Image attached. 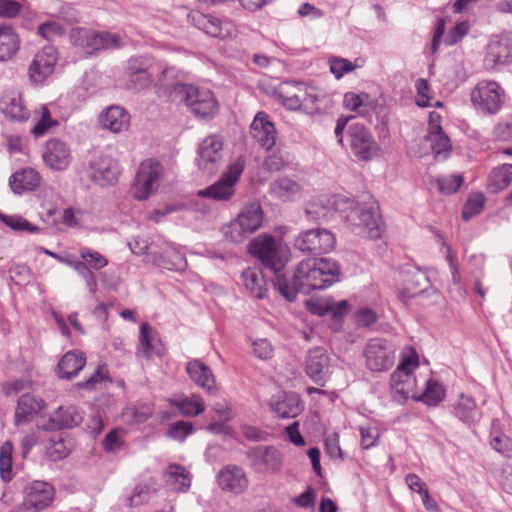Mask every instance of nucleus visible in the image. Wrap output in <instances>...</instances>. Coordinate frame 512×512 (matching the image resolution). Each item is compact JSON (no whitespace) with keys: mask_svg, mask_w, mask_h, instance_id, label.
Listing matches in <instances>:
<instances>
[{"mask_svg":"<svg viewBox=\"0 0 512 512\" xmlns=\"http://www.w3.org/2000/svg\"><path fill=\"white\" fill-rule=\"evenodd\" d=\"M249 251L265 268L274 273V288L288 301H294L299 292L310 294L313 290L325 289L339 281V265L330 259H308L299 263L291 279L283 268L286 257L283 249L271 236H258L249 244Z\"/></svg>","mask_w":512,"mask_h":512,"instance_id":"obj_1","label":"nucleus"},{"mask_svg":"<svg viewBox=\"0 0 512 512\" xmlns=\"http://www.w3.org/2000/svg\"><path fill=\"white\" fill-rule=\"evenodd\" d=\"M337 212L345 214L348 221L354 225L363 226L371 239H379L383 232V221L379 211L378 202L367 196V200L355 202L347 197H338L334 200Z\"/></svg>","mask_w":512,"mask_h":512,"instance_id":"obj_2","label":"nucleus"},{"mask_svg":"<svg viewBox=\"0 0 512 512\" xmlns=\"http://www.w3.org/2000/svg\"><path fill=\"white\" fill-rule=\"evenodd\" d=\"M262 219L263 212L260 204L249 203L234 220L222 227V233L226 240L242 243L260 228Z\"/></svg>","mask_w":512,"mask_h":512,"instance_id":"obj_3","label":"nucleus"},{"mask_svg":"<svg viewBox=\"0 0 512 512\" xmlns=\"http://www.w3.org/2000/svg\"><path fill=\"white\" fill-rule=\"evenodd\" d=\"M248 465L256 473L274 475L279 473L284 465L282 452L273 445H257L245 452Z\"/></svg>","mask_w":512,"mask_h":512,"instance_id":"obj_4","label":"nucleus"},{"mask_svg":"<svg viewBox=\"0 0 512 512\" xmlns=\"http://www.w3.org/2000/svg\"><path fill=\"white\" fill-rule=\"evenodd\" d=\"M176 89L182 94L190 111L200 118H211L218 110V102L213 92L207 88L178 84Z\"/></svg>","mask_w":512,"mask_h":512,"instance_id":"obj_5","label":"nucleus"},{"mask_svg":"<svg viewBox=\"0 0 512 512\" xmlns=\"http://www.w3.org/2000/svg\"><path fill=\"white\" fill-rule=\"evenodd\" d=\"M334 234L325 228H313L301 232L294 241V246L303 253L318 256L329 253L335 247Z\"/></svg>","mask_w":512,"mask_h":512,"instance_id":"obj_6","label":"nucleus"},{"mask_svg":"<svg viewBox=\"0 0 512 512\" xmlns=\"http://www.w3.org/2000/svg\"><path fill=\"white\" fill-rule=\"evenodd\" d=\"M418 366V361L411 358H405L391 374L390 386L393 399L399 404H403L410 396L414 399V388L416 378L412 374V369Z\"/></svg>","mask_w":512,"mask_h":512,"instance_id":"obj_7","label":"nucleus"},{"mask_svg":"<svg viewBox=\"0 0 512 512\" xmlns=\"http://www.w3.org/2000/svg\"><path fill=\"white\" fill-rule=\"evenodd\" d=\"M244 167L245 159L240 156L228 166L222 177L215 184L198 191V195L219 201L230 199L235 193L234 186L242 174Z\"/></svg>","mask_w":512,"mask_h":512,"instance_id":"obj_8","label":"nucleus"},{"mask_svg":"<svg viewBox=\"0 0 512 512\" xmlns=\"http://www.w3.org/2000/svg\"><path fill=\"white\" fill-rule=\"evenodd\" d=\"M504 90L492 80L480 81L471 92L473 105L483 113H497L504 102Z\"/></svg>","mask_w":512,"mask_h":512,"instance_id":"obj_9","label":"nucleus"},{"mask_svg":"<svg viewBox=\"0 0 512 512\" xmlns=\"http://www.w3.org/2000/svg\"><path fill=\"white\" fill-rule=\"evenodd\" d=\"M162 173L163 167L158 161H143L131 188L133 197L137 200H146L157 188Z\"/></svg>","mask_w":512,"mask_h":512,"instance_id":"obj_10","label":"nucleus"},{"mask_svg":"<svg viewBox=\"0 0 512 512\" xmlns=\"http://www.w3.org/2000/svg\"><path fill=\"white\" fill-rule=\"evenodd\" d=\"M394 346L385 339H371L365 347L364 356L369 370L382 372L394 363Z\"/></svg>","mask_w":512,"mask_h":512,"instance_id":"obj_11","label":"nucleus"},{"mask_svg":"<svg viewBox=\"0 0 512 512\" xmlns=\"http://www.w3.org/2000/svg\"><path fill=\"white\" fill-rule=\"evenodd\" d=\"M352 153L360 160L368 161L377 155L378 145L368 128L355 123L348 127Z\"/></svg>","mask_w":512,"mask_h":512,"instance_id":"obj_12","label":"nucleus"},{"mask_svg":"<svg viewBox=\"0 0 512 512\" xmlns=\"http://www.w3.org/2000/svg\"><path fill=\"white\" fill-rule=\"evenodd\" d=\"M158 250L148 254L147 261L152 265L170 271H183L187 267V261L174 244L161 240L157 243Z\"/></svg>","mask_w":512,"mask_h":512,"instance_id":"obj_13","label":"nucleus"},{"mask_svg":"<svg viewBox=\"0 0 512 512\" xmlns=\"http://www.w3.org/2000/svg\"><path fill=\"white\" fill-rule=\"evenodd\" d=\"M306 375L317 385L324 386L330 378V358L323 347H315L305 358Z\"/></svg>","mask_w":512,"mask_h":512,"instance_id":"obj_14","label":"nucleus"},{"mask_svg":"<svg viewBox=\"0 0 512 512\" xmlns=\"http://www.w3.org/2000/svg\"><path fill=\"white\" fill-rule=\"evenodd\" d=\"M24 506L27 510L39 512L49 507L55 497L54 487L45 481L35 480L24 489Z\"/></svg>","mask_w":512,"mask_h":512,"instance_id":"obj_15","label":"nucleus"},{"mask_svg":"<svg viewBox=\"0 0 512 512\" xmlns=\"http://www.w3.org/2000/svg\"><path fill=\"white\" fill-rule=\"evenodd\" d=\"M192 20L195 26L215 38L233 39L237 36V29L230 20H221L213 15L193 13Z\"/></svg>","mask_w":512,"mask_h":512,"instance_id":"obj_16","label":"nucleus"},{"mask_svg":"<svg viewBox=\"0 0 512 512\" xmlns=\"http://www.w3.org/2000/svg\"><path fill=\"white\" fill-rule=\"evenodd\" d=\"M512 61L511 39L508 35L491 38L484 57L487 70H496Z\"/></svg>","mask_w":512,"mask_h":512,"instance_id":"obj_17","label":"nucleus"},{"mask_svg":"<svg viewBox=\"0 0 512 512\" xmlns=\"http://www.w3.org/2000/svg\"><path fill=\"white\" fill-rule=\"evenodd\" d=\"M222 149L223 142L219 136L206 137L198 149V167L208 174L217 171L222 159Z\"/></svg>","mask_w":512,"mask_h":512,"instance_id":"obj_18","label":"nucleus"},{"mask_svg":"<svg viewBox=\"0 0 512 512\" xmlns=\"http://www.w3.org/2000/svg\"><path fill=\"white\" fill-rule=\"evenodd\" d=\"M89 177L100 186L113 185L118 178L117 162L108 155H98L89 161Z\"/></svg>","mask_w":512,"mask_h":512,"instance_id":"obj_19","label":"nucleus"},{"mask_svg":"<svg viewBox=\"0 0 512 512\" xmlns=\"http://www.w3.org/2000/svg\"><path fill=\"white\" fill-rule=\"evenodd\" d=\"M57 60V52L54 47L46 46L40 50L29 66L28 74L31 82L35 84L44 82L53 73Z\"/></svg>","mask_w":512,"mask_h":512,"instance_id":"obj_20","label":"nucleus"},{"mask_svg":"<svg viewBox=\"0 0 512 512\" xmlns=\"http://www.w3.org/2000/svg\"><path fill=\"white\" fill-rule=\"evenodd\" d=\"M42 157L47 166L57 171L65 170L72 160L68 144L57 138L46 142Z\"/></svg>","mask_w":512,"mask_h":512,"instance_id":"obj_21","label":"nucleus"},{"mask_svg":"<svg viewBox=\"0 0 512 512\" xmlns=\"http://www.w3.org/2000/svg\"><path fill=\"white\" fill-rule=\"evenodd\" d=\"M271 410L280 418L297 417L303 410V404L298 394L294 392H278L269 402Z\"/></svg>","mask_w":512,"mask_h":512,"instance_id":"obj_22","label":"nucleus"},{"mask_svg":"<svg viewBox=\"0 0 512 512\" xmlns=\"http://www.w3.org/2000/svg\"><path fill=\"white\" fill-rule=\"evenodd\" d=\"M253 139L264 149L270 150L276 142V129L269 116L265 112H258L250 126Z\"/></svg>","mask_w":512,"mask_h":512,"instance_id":"obj_23","label":"nucleus"},{"mask_svg":"<svg viewBox=\"0 0 512 512\" xmlns=\"http://www.w3.org/2000/svg\"><path fill=\"white\" fill-rule=\"evenodd\" d=\"M219 486L226 491L240 494L248 487V479L244 469L237 465H227L218 473Z\"/></svg>","mask_w":512,"mask_h":512,"instance_id":"obj_24","label":"nucleus"},{"mask_svg":"<svg viewBox=\"0 0 512 512\" xmlns=\"http://www.w3.org/2000/svg\"><path fill=\"white\" fill-rule=\"evenodd\" d=\"M453 415L467 427L478 423L482 418V411L473 397L461 393L452 404Z\"/></svg>","mask_w":512,"mask_h":512,"instance_id":"obj_25","label":"nucleus"},{"mask_svg":"<svg viewBox=\"0 0 512 512\" xmlns=\"http://www.w3.org/2000/svg\"><path fill=\"white\" fill-rule=\"evenodd\" d=\"M186 372L190 379L209 395L215 396L218 393L215 376L207 365L199 360H193L187 363Z\"/></svg>","mask_w":512,"mask_h":512,"instance_id":"obj_26","label":"nucleus"},{"mask_svg":"<svg viewBox=\"0 0 512 512\" xmlns=\"http://www.w3.org/2000/svg\"><path fill=\"white\" fill-rule=\"evenodd\" d=\"M0 109L12 121L25 122L30 116L21 93L17 91H8L1 97Z\"/></svg>","mask_w":512,"mask_h":512,"instance_id":"obj_27","label":"nucleus"},{"mask_svg":"<svg viewBox=\"0 0 512 512\" xmlns=\"http://www.w3.org/2000/svg\"><path fill=\"white\" fill-rule=\"evenodd\" d=\"M86 364V357L77 350L67 352L56 366V374L60 379L70 380L76 377Z\"/></svg>","mask_w":512,"mask_h":512,"instance_id":"obj_28","label":"nucleus"},{"mask_svg":"<svg viewBox=\"0 0 512 512\" xmlns=\"http://www.w3.org/2000/svg\"><path fill=\"white\" fill-rule=\"evenodd\" d=\"M130 115L120 106H110L99 115V125L113 133H119L129 127Z\"/></svg>","mask_w":512,"mask_h":512,"instance_id":"obj_29","label":"nucleus"},{"mask_svg":"<svg viewBox=\"0 0 512 512\" xmlns=\"http://www.w3.org/2000/svg\"><path fill=\"white\" fill-rule=\"evenodd\" d=\"M43 407V401L35 396L25 393L18 399L14 423L16 426L24 425L32 421Z\"/></svg>","mask_w":512,"mask_h":512,"instance_id":"obj_30","label":"nucleus"},{"mask_svg":"<svg viewBox=\"0 0 512 512\" xmlns=\"http://www.w3.org/2000/svg\"><path fill=\"white\" fill-rule=\"evenodd\" d=\"M304 85L283 82L275 90L276 99L287 109L296 111L301 107V96H303Z\"/></svg>","mask_w":512,"mask_h":512,"instance_id":"obj_31","label":"nucleus"},{"mask_svg":"<svg viewBox=\"0 0 512 512\" xmlns=\"http://www.w3.org/2000/svg\"><path fill=\"white\" fill-rule=\"evenodd\" d=\"M41 177L39 173L30 167L23 168L13 173L9 179V185L16 194H21L26 190H34L40 184Z\"/></svg>","mask_w":512,"mask_h":512,"instance_id":"obj_32","label":"nucleus"},{"mask_svg":"<svg viewBox=\"0 0 512 512\" xmlns=\"http://www.w3.org/2000/svg\"><path fill=\"white\" fill-rule=\"evenodd\" d=\"M82 421V415L74 406L60 407L51 416L46 429L58 430L77 426Z\"/></svg>","mask_w":512,"mask_h":512,"instance_id":"obj_33","label":"nucleus"},{"mask_svg":"<svg viewBox=\"0 0 512 512\" xmlns=\"http://www.w3.org/2000/svg\"><path fill=\"white\" fill-rule=\"evenodd\" d=\"M242 281L249 294L257 299H264L268 289L263 272L257 268L249 267L242 273Z\"/></svg>","mask_w":512,"mask_h":512,"instance_id":"obj_34","label":"nucleus"},{"mask_svg":"<svg viewBox=\"0 0 512 512\" xmlns=\"http://www.w3.org/2000/svg\"><path fill=\"white\" fill-rule=\"evenodd\" d=\"M170 405L179 409L180 413L187 417H194L205 410L202 397L198 394L186 396L184 394L169 399Z\"/></svg>","mask_w":512,"mask_h":512,"instance_id":"obj_35","label":"nucleus"},{"mask_svg":"<svg viewBox=\"0 0 512 512\" xmlns=\"http://www.w3.org/2000/svg\"><path fill=\"white\" fill-rule=\"evenodd\" d=\"M338 197L339 196H335L332 199L319 197L311 200L305 208L307 218L316 222L328 219L333 210L337 211L335 209L334 200Z\"/></svg>","mask_w":512,"mask_h":512,"instance_id":"obj_36","label":"nucleus"},{"mask_svg":"<svg viewBox=\"0 0 512 512\" xmlns=\"http://www.w3.org/2000/svg\"><path fill=\"white\" fill-rule=\"evenodd\" d=\"M512 181V164H503L491 170L488 177V189L498 193L509 186Z\"/></svg>","mask_w":512,"mask_h":512,"instance_id":"obj_37","label":"nucleus"},{"mask_svg":"<svg viewBox=\"0 0 512 512\" xmlns=\"http://www.w3.org/2000/svg\"><path fill=\"white\" fill-rule=\"evenodd\" d=\"M19 49V38L9 26L0 27V61L11 59Z\"/></svg>","mask_w":512,"mask_h":512,"instance_id":"obj_38","label":"nucleus"},{"mask_svg":"<svg viewBox=\"0 0 512 512\" xmlns=\"http://www.w3.org/2000/svg\"><path fill=\"white\" fill-rule=\"evenodd\" d=\"M124 44L123 38L118 34L95 31L90 47V55L101 50L119 49L122 48Z\"/></svg>","mask_w":512,"mask_h":512,"instance_id":"obj_39","label":"nucleus"},{"mask_svg":"<svg viewBox=\"0 0 512 512\" xmlns=\"http://www.w3.org/2000/svg\"><path fill=\"white\" fill-rule=\"evenodd\" d=\"M166 482L170 484L174 490L184 492L189 489L191 484L189 472L180 465H169L165 472Z\"/></svg>","mask_w":512,"mask_h":512,"instance_id":"obj_40","label":"nucleus"},{"mask_svg":"<svg viewBox=\"0 0 512 512\" xmlns=\"http://www.w3.org/2000/svg\"><path fill=\"white\" fill-rule=\"evenodd\" d=\"M303 94L305 95L301 96L300 110L308 115L321 113V104L324 101V96L316 88L306 86L303 88Z\"/></svg>","mask_w":512,"mask_h":512,"instance_id":"obj_41","label":"nucleus"},{"mask_svg":"<svg viewBox=\"0 0 512 512\" xmlns=\"http://www.w3.org/2000/svg\"><path fill=\"white\" fill-rule=\"evenodd\" d=\"M405 283V290L409 294V297H414L421 294L430 286L428 276L420 269L409 271L406 276Z\"/></svg>","mask_w":512,"mask_h":512,"instance_id":"obj_42","label":"nucleus"},{"mask_svg":"<svg viewBox=\"0 0 512 512\" xmlns=\"http://www.w3.org/2000/svg\"><path fill=\"white\" fill-rule=\"evenodd\" d=\"M427 139L431 144L436 160H446L450 156L452 144L449 137L443 131L428 134Z\"/></svg>","mask_w":512,"mask_h":512,"instance_id":"obj_43","label":"nucleus"},{"mask_svg":"<svg viewBox=\"0 0 512 512\" xmlns=\"http://www.w3.org/2000/svg\"><path fill=\"white\" fill-rule=\"evenodd\" d=\"M445 397V390L436 380L429 379L426 382V390L423 394L415 397L417 401H422L428 406H436Z\"/></svg>","mask_w":512,"mask_h":512,"instance_id":"obj_44","label":"nucleus"},{"mask_svg":"<svg viewBox=\"0 0 512 512\" xmlns=\"http://www.w3.org/2000/svg\"><path fill=\"white\" fill-rule=\"evenodd\" d=\"M94 32V30L89 28L75 27L70 31V42L73 46L83 50L85 54L90 55Z\"/></svg>","mask_w":512,"mask_h":512,"instance_id":"obj_45","label":"nucleus"},{"mask_svg":"<svg viewBox=\"0 0 512 512\" xmlns=\"http://www.w3.org/2000/svg\"><path fill=\"white\" fill-rule=\"evenodd\" d=\"M71 446L69 441L61 435L51 438L46 445V455L51 461H59L69 455Z\"/></svg>","mask_w":512,"mask_h":512,"instance_id":"obj_46","label":"nucleus"},{"mask_svg":"<svg viewBox=\"0 0 512 512\" xmlns=\"http://www.w3.org/2000/svg\"><path fill=\"white\" fill-rule=\"evenodd\" d=\"M369 96L366 93L355 94L353 92H348L344 95V107L352 112H356L361 116H366L369 114L370 108L366 100H368Z\"/></svg>","mask_w":512,"mask_h":512,"instance_id":"obj_47","label":"nucleus"},{"mask_svg":"<svg viewBox=\"0 0 512 512\" xmlns=\"http://www.w3.org/2000/svg\"><path fill=\"white\" fill-rule=\"evenodd\" d=\"M299 190V184L286 177L279 178L270 184L271 193L278 198H288Z\"/></svg>","mask_w":512,"mask_h":512,"instance_id":"obj_48","label":"nucleus"},{"mask_svg":"<svg viewBox=\"0 0 512 512\" xmlns=\"http://www.w3.org/2000/svg\"><path fill=\"white\" fill-rule=\"evenodd\" d=\"M12 452L13 445L6 441L0 448V476L8 482L12 479Z\"/></svg>","mask_w":512,"mask_h":512,"instance_id":"obj_49","label":"nucleus"},{"mask_svg":"<svg viewBox=\"0 0 512 512\" xmlns=\"http://www.w3.org/2000/svg\"><path fill=\"white\" fill-rule=\"evenodd\" d=\"M484 203L485 197L482 193L472 194L464 205L462 211L463 219L467 221L471 219L473 216L478 215L483 210Z\"/></svg>","mask_w":512,"mask_h":512,"instance_id":"obj_50","label":"nucleus"},{"mask_svg":"<svg viewBox=\"0 0 512 512\" xmlns=\"http://www.w3.org/2000/svg\"><path fill=\"white\" fill-rule=\"evenodd\" d=\"M311 311L319 315L330 314L335 320H339L348 312V303L342 300L337 303L326 304L324 307H313Z\"/></svg>","mask_w":512,"mask_h":512,"instance_id":"obj_51","label":"nucleus"},{"mask_svg":"<svg viewBox=\"0 0 512 512\" xmlns=\"http://www.w3.org/2000/svg\"><path fill=\"white\" fill-rule=\"evenodd\" d=\"M360 59L355 60V64H353L348 59L334 57L330 59V71L337 78H341L345 73L353 71L356 67H360L361 64H358ZM361 62H363L361 60Z\"/></svg>","mask_w":512,"mask_h":512,"instance_id":"obj_52","label":"nucleus"},{"mask_svg":"<svg viewBox=\"0 0 512 512\" xmlns=\"http://www.w3.org/2000/svg\"><path fill=\"white\" fill-rule=\"evenodd\" d=\"M490 443L493 449L499 453H502L507 457H512V441L502 432L492 429Z\"/></svg>","mask_w":512,"mask_h":512,"instance_id":"obj_53","label":"nucleus"},{"mask_svg":"<svg viewBox=\"0 0 512 512\" xmlns=\"http://www.w3.org/2000/svg\"><path fill=\"white\" fill-rule=\"evenodd\" d=\"M1 221L12 228L15 231H29L31 233H35L39 230L38 227L32 225L26 219L17 215H4L0 216Z\"/></svg>","mask_w":512,"mask_h":512,"instance_id":"obj_54","label":"nucleus"},{"mask_svg":"<svg viewBox=\"0 0 512 512\" xmlns=\"http://www.w3.org/2000/svg\"><path fill=\"white\" fill-rule=\"evenodd\" d=\"M152 329L147 323H143L140 327L139 348L137 354L139 356L150 358L152 355Z\"/></svg>","mask_w":512,"mask_h":512,"instance_id":"obj_55","label":"nucleus"},{"mask_svg":"<svg viewBox=\"0 0 512 512\" xmlns=\"http://www.w3.org/2000/svg\"><path fill=\"white\" fill-rule=\"evenodd\" d=\"M415 88L417 91L416 104L419 107H429L431 100L433 99L431 88L428 81L423 78H419L415 82Z\"/></svg>","mask_w":512,"mask_h":512,"instance_id":"obj_56","label":"nucleus"},{"mask_svg":"<svg viewBox=\"0 0 512 512\" xmlns=\"http://www.w3.org/2000/svg\"><path fill=\"white\" fill-rule=\"evenodd\" d=\"M463 182V177L459 174L440 177L437 180L438 188L441 193H455Z\"/></svg>","mask_w":512,"mask_h":512,"instance_id":"obj_57","label":"nucleus"},{"mask_svg":"<svg viewBox=\"0 0 512 512\" xmlns=\"http://www.w3.org/2000/svg\"><path fill=\"white\" fill-rule=\"evenodd\" d=\"M108 381L107 370L105 366H99L95 373L90 376L86 381L77 383V386L82 389L93 390L100 386L103 382Z\"/></svg>","mask_w":512,"mask_h":512,"instance_id":"obj_58","label":"nucleus"},{"mask_svg":"<svg viewBox=\"0 0 512 512\" xmlns=\"http://www.w3.org/2000/svg\"><path fill=\"white\" fill-rule=\"evenodd\" d=\"M193 430L194 427L191 422L177 421L170 426L168 436L172 439L183 441Z\"/></svg>","mask_w":512,"mask_h":512,"instance_id":"obj_59","label":"nucleus"},{"mask_svg":"<svg viewBox=\"0 0 512 512\" xmlns=\"http://www.w3.org/2000/svg\"><path fill=\"white\" fill-rule=\"evenodd\" d=\"M38 32L43 38L52 40L54 37L62 36L65 28L57 21H48L39 26Z\"/></svg>","mask_w":512,"mask_h":512,"instance_id":"obj_60","label":"nucleus"},{"mask_svg":"<svg viewBox=\"0 0 512 512\" xmlns=\"http://www.w3.org/2000/svg\"><path fill=\"white\" fill-rule=\"evenodd\" d=\"M158 70H152L144 73H136L129 75L130 83L136 90H143L149 88L153 83V77Z\"/></svg>","mask_w":512,"mask_h":512,"instance_id":"obj_61","label":"nucleus"},{"mask_svg":"<svg viewBox=\"0 0 512 512\" xmlns=\"http://www.w3.org/2000/svg\"><path fill=\"white\" fill-rule=\"evenodd\" d=\"M361 435V446L363 449H370L377 444L379 439V430L376 427H359Z\"/></svg>","mask_w":512,"mask_h":512,"instance_id":"obj_62","label":"nucleus"},{"mask_svg":"<svg viewBox=\"0 0 512 512\" xmlns=\"http://www.w3.org/2000/svg\"><path fill=\"white\" fill-rule=\"evenodd\" d=\"M326 453L335 460H342L343 454L339 444V434L332 433L325 438L324 441Z\"/></svg>","mask_w":512,"mask_h":512,"instance_id":"obj_63","label":"nucleus"},{"mask_svg":"<svg viewBox=\"0 0 512 512\" xmlns=\"http://www.w3.org/2000/svg\"><path fill=\"white\" fill-rule=\"evenodd\" d=\"M129 75L136 73H144L152 70H159L157 67L148 63V59L144 57H133L128 61L127 67Z\"/></svg>","mask_w":512,"mask_h":512,"instance_id":"obj_64","label":"nucleus"}]
</instances>
